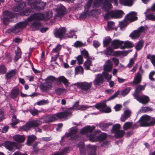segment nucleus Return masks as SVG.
Wrapping results in <instances>:
<instances>
[{"instance_id":"1","label":"nucleus","mask_w":155,"mask_h":155,"mask_svg":"<svg viewBox=\"0 0 155 155\" xmlns=\"http://www.w3.org/2000/svg\"><path fill=\"white\" fill-rule=\"evenodd\" d=\"M52 11L49 10L47 12L45 15L38 13L31 15L25 21L17 23L14 27L7 31L8 33L16 34L21 32L23 28H25L28 24V22L33 20H47L50 19L52 16Z\"/></svg>"},{"instance_id":"2","label":"nucleus","mask_w":155,"mask_h":155,"mask_svg":"<svg viewBox=\"0 0 155 155\" xmlns=\"http://www.w3.org/2000/svg\"><path fill=\"white\" fill-rule=\"evenodd\" d=\"M120 3L122 5L127 6H131V1L129 0H119ZM111 3H113L114 5L117 6L118 5L117 0H104L102 8L106 11L111 9L113 6Z\"/></svg>"},{"instance_id":"3","label":"nucleus","mask_w":155,"mask_h":155,"mask_svg":"<svg viewBox=\"0 0 155 155\" xmlns=\"http://www.w3.org/2000/svg\"><path fill=\"white\" fill-rule=\"evenodd\" d=\"M150 116L143 115L141 117V120L136 123L134 125V129L139 126L147 127L153 125L155 124V120H150Z\"/></svg>"},{"instance_id":"4","label":"nucleus","mask_w":155,"mask_h":155,"mask_svg":"<svg viewBox=\"0 0 155 155\" xmlns=\"http://www.w3.org/2000/svg\"><path fill=\"white\" fill-rule=\"evenodd\" d=\"M79 148L81 155H85V151L87 150L88 152V155H95L96 150V147L95 146L88 145L87 146L86 150L84 149V143L83 142H80L78 145Z\"/></svg>"},{"instance_id":"5","label":"nucleus","mask_w":155,"mask_h":155,"mask_svg":"<svg viewBox=\"0 0 155 155\" xmlns=\"http://www.w3.org/2000/svg\"><path fill=\"white\" fill-rule=\"evenodd\" d=\"M78 103V101L76 102L72 107L66 109L63 112H60L58 114V116L60 117L64 118L65 119L70 117L72 115V110H79L80 106Z\"/></svg>"},{"instance_id":"6","label":"nucleus","mask_w":155,"mask_h":155,"mask_svg":"<svg viewBox=\"0 0 155 155\" xmlns=\"http://www.w3.org/2000/svg\"><path fill=\"white\" fill-rule=\"evenodd\" d=\"M113 64L111 60H108L105 62L104 66V71L102 74L105 79L109 80L112 78V75L109 74V72L110 71L112 68Z\"/></svg>"},{"instance_id":"7","label":"nucleus","mask_w":155,"mask_h":155,"mask_svg":"<svg viewBox=\"0 0 155 155\" xmlns=\"http://www.w3.org/2000/svg\"><path fill=\"white\" fill-rule=\"evenodd\" d=\"M28 3L32 8L38 11L43 9L46 5L44 2H40L39 0H27Z\"/></svg>"},{"instance_id":"8","label":"nucleus","mask_w":155,"mask_h":155,"mask_svg":"<svg viewBox=\"0 0 155 155\" xmlns=\"http://www.w3.org/2000/svg\"><path fill=\"white\" fill-rule=\"evenodd\" d=\"M92 82H90L88 83L86 81L82 82H78L74 84L82 90L87 91L91 89L92 85Z\"/></svg>"},{"instance_id":"9","label":"nucleus","mask_w":155,"mask_h":155,"mask_svg":"<svg viewBox=\"0 0 155 155\" xmlns=\"http://www.w3.org/2000/svg\"><path fill=\"white\" fill-rule=\"evenodd\" d=\"M107 137V134L104 133L101 134L97 136H96L95 134H93L90 135L88 136L90 140L93 142L103 140L106 139Z\"/></svg>"},{"instance_id":"10","label":"nucleus","mask_w":155,"mask_h":155,"mask_svg":"<svg viewBox=\"0 0 155 155\" xmlns=\"http://www.w3.org/2000/svg\"><path fill=\"white\" fill-rule=\"evenodd\" d=\"M123 12L121 10H117L109 12L106 13L104 16L105 19H107L110 16L112 18H120Z\"/></svg>"},{"instance_id":"11","label":"nucleus","mask_w":155,"mask_h":155,"mask_svg":"<svg viewBox=\"0 0 155 155\" xmlns=\"http://www.w3.org/2000/svg\"><path fill=\"white\" fill-rule=\"evenodd\" d=\"M146 27L140 26L137 30L134 31L131 33L130 36L133 39H136L139 38L142 33L145 32L146 30Z\"/></svg>"},{"instance_id":"12","label":"nucleus","mask_w":155,"mask_h":155,"mask_svg":"<svg viewBox=\"0 0 155 155\" xmlns=\"http://www.w3.org/2000/svg\"><path fill=\"white\" fill-rule=\"evenodd\" d=\"M3 22L5 25H7L10 20L15 16L14 14L8 11H5L3 12Z\"/></svg>"},{"instance_id":"13","label":"nucleus","mask_w":155,"mask_h":155,"mask_svg":"<svg viewBox=\"0 0 155 155\" xmlns=\"http://www.w3.org/2000/svg\"><path fill=\"white\" fill-rule=\"evenodd\" d=\"M77 129L76 127H73L69 129V131L68 133L65 134L67 137H71V139L73 140L78 138V135L77 134Z\"/></svg>"},{"instance_id":"14","label":"nucleus","mask_w":155,"mask_h":155,"mask_svg":"<svg viewBox=\"0 0 155 155\" xmlns=\"http://www.w3.org/2000/svg\"><path fill=\"white\" fill-rule=\"evenodd\" d=\"M60 113H58L56 114H53L52 115H48L46 116L44 118H43V123H47L53 122L56 120V117H57L58 118L60 119H65V118L63 117H59L57 115L58 114H59Z\"/></svg>"},{"instance_id":"15","label":"nucleus","mask_w":155,"mask_h":155,"mask_svg":"<svg viewBox=\"0 0 155 155\" xmlns=\"http://www.w3.org/2000/svg\"><path fill=\"white\" fill-rule=\"evenodd\" d=\"M62 47V45L58 44L55 48L53 49L51 53L52 55L51 61H56L59 54L58 52L60 51Z\"/></svg>"},{"instance_id":"16","label":"nucleus","mask_w":155,"mask_h":155,"mask_svg":"<svg viewBox=\"0 0 155 155\" xmlns=\"http://www.w3.org/2000/svg\"><path fill=\"white\" fill-rule=\"evenodd\" d=\"M66 30L65 28L61 27L56 31L54 33L55 36L56 38L61 39L62 38H66L67 37L65 35Z\"/></svg>"},{"instance_id":"17","label":"nucleus","mask_w":155,"mask_h":155,"mask_svg":"<svg viewBox=\"0 0 155 155\" xmlns=\"http://www.w3.org/2000/svg\"><path fill=\"white\" fill-rule=\"evenodd\" d=\"M97 109H101V111L104 113H108L111 112V109L109 107H107L105 102L98 103L95 105Z\"/></svg>"},{"instance_id":"18","label":"nucleus","mask_w":155,"mask_h":155,"mask_svg":"<svg viewBox=\"0 0 155 155\" xmlns=\"http://www.w3.org/2000/svg\"><path fill=\"white\" fill-rule=\"evenodd\" d=\"M55 11L56 12L55 16L61 17L65 14L66 9L64 6L60 4L58 5L57 8L55 9Z\"/></svg>"},{"instance_id":"19","label":"nucleus","mask_w":155,"mask_h":155,"mask_svg":"<svg viewBox=\"0 0 155 155\" xmlns=\"http://www.w3.org/2000/svg\"><path fill=\"white\" fill-rule=\"evenodd\" d=\"M134 98L140 103L143 104L147 103L149 101V97L143 95H139L138 96L135 95Z\"/></svg>"},{"instance_id":"20","label":"nucleus","mask_w":155,"mask_h":155,"mask_svg":"<svg viewBox=\"0 0 155 155\" xmlns=\"http://www.w3.org/2000/svg\"><path fill=\"white\" fill-rule=\"evenodd\" d=\"M105 78L103 74H98L96 77L93 81V83L94 85H99L103 83Z\"/></svg>"},{"instance_id":"21","label":"nucleus","mask_w":155,"mask_h":155,"mask_svg":"<svg viewBox=\"0 0 155 155\" xmlns=\"http://www.w3.org/2000/svg\"><path fill=\"white\" fill-rule=\"evenodd\" d=\"M2 145L5 146L9 150H12L16 145V143L14 142L7 141L4 142Z\"/></svg>"},{"instance_id":"22","label":"nucleus","mask_w":155,"mask_h":155,"mask_svg":"<svg viewBox=\"0 0 155 155\" xmlns=\"http://www.w3.org/2000/svg\"><path fill=\"white\" fill-rule=\"evenodd\" d=\"M56 82L57 83H62L66 87H68L70 84L68 80L63 76H61L56 78Z\"/></svg>"},{"instance_id":"23","label":"nucleus","mask_w":155,"mask_h":155,"mask_svg":"<svg viewBox=\"0 0 155 155\" xmlns=\"http://www.w3.org/2000/svg\"><path fill=\"white\" fill-rule=\"evenodd\" d=\"M136 15L137 13L136 12H132L128 14L126 16L125 18L127 20L132 21L137 20V17Z\"/></svg>"},{"instance_id":"24","label":"nucleus","mask_w":155,"mask_h":155,"mask_svg":"<svg viewBox=\"0 0 155 155\" xmlns=\"http://www.w3.org/2000/svg\"><path fill=\"white\" fill-rule=\"evenodd\" d=\"M94 129V126L91 127L87 126L81 129L80 132L82 134H87L88 133H91Z\"/></svg>"},{"instance_id":"25","label":"nucleus","mask_w":155,"mask_h":155,"mask_svg":"<svg viewBox=\"0 0 155 155\" xmlns=\"http://www.w3.org/2000/svg\"><path fill=\"white\" fill-rule=\"evenodd\" d=\"M43 118H40L39 119L33 120L29 121L31 127H38L41 124L43 123Z\"/></svg>"},{"instance_id":"26","label":"nucleus","mask_w":155,"mask_h":155,"mask_svg":"<svg viewBox=\"0 0 155 155\" xmlns=\"http://www.w3.org/2000/svg\"><path fill=\"white\" fill-rule=\"evenodd\" d=\"M124 41L118 40H114L111 42V45L114 49H117L121 46Z\"/></svg>"},{"instance_id":"27","label":"nucleus","mask_w":155,"mask_h":155,"mask_svg":"<svg viewBox=\"0 0 155 155\" xmlns=\"http://www.w3.org/2000/svg\"><path fill=\"white\" fill-rule=\"evenodd\" d=\"M41 26V23L39 21H34L32 22L30 26V28L32 30H38Z\"/></svg>"},{"instance_id":"28","label":"nucleus","mask_w":155,"mask_h":155,"mask_svg":"<svg viewBox=\"0 0 155 155\" xmlns=\"http://www.w3.org/2000/svg\"><path fill=\"white\" fill-rule=\"evenodd\" d=\"M131 113V111L129 110H125L124 114L121 116V120L122 122L126 120L130 116Z\"/></svg>"},{"instance_id":"29","label":"nucleus","mask_w":155,"mask_h":155,"mask_svg":"<svg viewBox=\"0 0 155 155\" xmlns=\"http://www.w3.org/2000/svg\"><path fill=\"white\" fill-rule=\"evenodd\" d=\"M70 151V147H66L61 150L60 152L55 153L52 155H66Z\"/></svg>"},{"instance_id":"30","label":"nucleus","mask_w":155,"mask_h":155,"mask_svg":"<svg viewBox=\"0 0 155 155\" xmlns=\"http://www.w3.org/2000/svg\"><path fill=\"white\" fill-rule=\"evenodd\" d=\"M141 74L140 72H138L134 77L133 81L130 84H137L140 83L141 81Z\"/></svg>"},{"instance_id":"31","label":"nucleus","mask_w":155,"mask_h":155,"mask_svg":"<svg viewBox=\"0 0 155 155\" xmlns=\"http://www.w3.org/2000/svg\"><path fill=\"white\" fill-rule=\"evenodd\" d=\"M146 86V85L145 84L143 85H139L137 86L135 90V92L133 94L134 97V95H136L137 96L139 95L138 93L140 92L141 91L144 90Z\"/></svg>"},{"instance_id":"32","label":"nucleus","mask_w":155,"mask_h":155,"mask_svg":"<svg viewBox=\"0 0 155 155\" xmlns=\"http://www.w3.org/2000/svg\"><path fill=\"white\" fill-rule=\"evenodd\" d=\"M52 87V84L45 83L41 84L40 85V88L41 90L43 91H49L51 89Z\"/></svg>"},{"instance_id":"33","label":"nucleus","mask_w":155,"mask_h":155,"mask_svg":"<svg viewBox=\"0 0 155 155\" xmlns=\"http://www.w3.org/2000/svg\"><path fill=\"white\" fill-rule=\"evenodd\" d=\"M13 140L18 142H23L25 140V137L23 135H16L13 137Z\"/></svg>"},{"instance_id":"34","label":"nucleus","mask_w":155,"mask_h":155,"mask_svg":"<svg viewBox=\"0 0 155 155\" xmlns=\"http://www.w3.org/2000/svg\"><path fill=\"white\" fill-rule=\"evenodd\" d=\"M25 6V3L24 2H22L14 7L13 10L15 12H19L22 10Z\"/></svg>"},{"instance_id":"35","label":"nucleus","mask_w":155,"mask_h":155,"mask_svg":"<svg viewBox=\"0 0 155 155\" xmlns=\"http://www.w3.org/2000/svg\"><path fill=\"white\" fill-rule=\"evenodd\" d=\"M19 90L18 89L15 88L13 89L11 92V96L12 98L16 97L19 93Z\"/></svg>"},{"instance_id":"36","label":"nucleus","mask_w":155,"mask_h":155,"mask_svg":"<svg viewBox=\"0 0 155 155\" xmlns=\"http://www.w3.org/2000/svg\"><path fill=\"white\" fill-rule=\"evenodd\" d=\"M36 139V137L34 135H29L28 137L26 144L28 146L31 145V143L34 141Z\"/></svg>"},{"instance_id":"37","label":"nucleus","mask_w":155,"mask_h":155,"mask_svg":"<svg viewBox=\"0 0 155 155\" xmlns=\"http://www.w3.org/2000/svg\"><path fill=\"white\" fill-rule=\"evenodd\" d=\"M45 81L47 84H52L54 81L56 82V78L53 76H49L46 78Z\"/></svg>"},{"instance_id":"38","label":"nucleus","mask_w":155,"mask_h":155,"mask_svg":"<svg viewBox=\"0 0 155 155\" xmlns=\"http://www.w3.org/2000/svg\"><path fill=\"white\" fill-rule=\"evenodd\" d=\"M15 56L14 57V61H17L21 57V51L20 48H17V49L15 51Z\"/></svg>"},{"instance_id":"39","label":"nucleus","mask_w":155,"mask_h":155,"mask_svg":"<svg viewBox=\"0 0 155 155\" xmlns=\"http://www.w3.org/2000/svg\"><path fill=\"white\" fill-rule=\"evenodd\" d=\"M150 9H148L147 11L145 12L144 14H146V17L147 19H148L152 21H155V15L153 14L150 13L147 15V12H150Z\"/></svg>"},{"instance_id":"40","label":"nucleus","mask_w":155,"mask_h":155,"mask_svg":"<svg viewBox=\"0 0 155 155\" xmlns=\"http://www.w3.org/2000/svg\"><path fill=\"white\" fill-rule=\"evenodd\" d=\"M90 14L88 10H86L85 11L81 13L79 16V18L80 19L82 20L87 18L89 16Z\"/></svg>"},{"instance_id":"41","label":"nucleus","mask_w":155,"mask_h":155,"mask_svg":"<svg viewBox=\"0 0 155 155\" xmlns=\"http://www.w3.org/2000/svg\"><path fill=\"white\" fill-rule=\"evenodd\" d=\"M108 29L109 30H117V28L115 26L114 23L112 21H109L107 24Z\"/></svg>"},{"instance_id":"42","label":"nucleus","mask_w":155,"mask_h":155,"mask_svg":"<svg viewBox=\"0 0 155 155\" xmlns=\"http://www.w3.org/2000/svg\"><path fill=\"white\" fill-rule=\"evenodd\" d=\"M12 115V122L10 124L12 127H14L19 122V120L16 118V116L14 115Z\"/></svg>"},{"instance_id":"43","label":"nucleus","mask_w":155,"mask_h":155,"mask_svg":"<svg viewBox=\"0 0 155 155\" xmlns=\"http://www.w3.org/2000/svg\"><path fill=\"white\" fill-rule=\"evenodd\" d=\"M115 136L116 138L122 137L124 134L125 132L122 130H120L115 133Z\"/></svg>"},{"instance_id":"44","label":"nucleus","mask_w":155,"mask_h":155,"mask_svg":"<svg viewBox=\"0 0 155 155\" xmlns=\"http://www.w3.org/2000/svg\"><path fill=\"white\" fill-rule=\"evenodd\" d=\"M75 74H83L84 69L81 66H78L76 67L75 68Z\"/></svg>"},{"instance_id":"45","label":"nucleus","mask_w":155,"mask_h":155,"mask_svg":"<svg viewBox=\"0 0 155 155\" xmlns=\"http://www.w3.org/2000/svg\"><path fill=\"white\" fill-rule=\"evenodd\" d=\"M16 71L15 69L11 70L9 72L6 74V77L7 79L14 76L15 74Z\"/></svg>"},{"instance_id":"46","label":"nucleus","mask_w":155,"mask_h":155,"mask_svg":"<svg viewBox=\"0 0 155 155\" xmlns=\"http://www.w3.org/2000/svg\"><path fill=\"white\" fill-rule=\"evenodd\" d=\"M55 91L58 95H62L66 92V90L64 88H58L55 89Z\"/></svg>"},{"instance_id":"47","label":"nucleus","mask_w":155,"mask_h":155,"mask_svg":"<svg viewBox=\"0 0 155 155\" xmlns=\"http://www.w3.org/2000/svg\"><path fill=\"white\" fill-rule=\"evenodd\" d=\"M147 58L150 60L152 64L155 67V55L149 54L147 55Z\"/></svg>"},{"instance_id":"48","label":"nucleus","mask_w":155,"mask_h":155,"mask_svg":"<svg viewBox=\"0 0 155 155\" xmlns=\"http://www.w3.org/2000/svg\"><path fill=\"white\" fill-rule=\"evenodd\" d=\"M73 46L76 48L84 46H85V43H83L80 41H77L74 43Z\"/></svg>"},{"instance_id":"49","label":"nucleus","mask_w":155,"mask_h":155,"mask_svg":"<svg viewBox=\"0 0 155 155\" xmlns=\"http://www.w3.org/2000/svg\"><path fill=\"white\" fill-rule=\"evenodd\" d=\"M92 64L91 61L89 60V59H87L84 63V66L85 69L88 70L90 68V67Z\"/></svg>"},{"instance_id":"50","label":"nucleus","mask_w":155,"mask_h":155,"mask_svg":"<svg viewBox=\"0 0 155 155\" xmlns=\"http://www.w3.org/2000/svg\"><path fill=\"white\" fill-rule=\"evenodd\" d=\"M111 39L109 37H105L103 41L104 46H107L111 41Z\"/></svg>"},{"instance_id":"51","label":"nucleus","mask_w":155,"mask_h":155,"mask_svg":"<svg viewBox=\"0 0 155 155\" xmlns=\"http://www.w3.org/2000/svg\"><path fill=\"white\" fill-rule=\"evenodd\" d=\"M113 49L114 48L111 47H109L107 48L104 51L105 54L107 56L110 55L113 51Z\"/></svg>"},{"instance_id":"52","label":"nucleus","mask_w":155,"mask_h":155,"mask_svg":"<svg viewBox=\"0 0 155 155\" xmlns=\"http://www.w3.org/2000/svg\"><path fill=\"white\" fill-rule=\"evenodd\" d=\"M49 103L48 100H42L39 101H38L36 103V104L39 106L43 105Z\"/></svg>"},{"instance_id":"53","label":"nucleus","mask_w":155,"mask_h":155,"mask_svg":"<svg viewBox=\"0 0 155 155\" xmlns=\"http://www.w3.org/2000/svg\"><path fill=\"white\" fill-rule=\"evenodd\" d=\"M144 41L143 40L139 41L135 47L137 51L140 50L143 47V45Z\"/></svg>"},{"instance_id":"54","label":"nucleus","mask_w":155,"mask_h":155,"mask_svg":"<svg viewBox=\"0 0 155 155\" xmlns=\"http://www.w3.org/2000/svg\"><path fill=\"white\" fill-rule=\"evenodd\" d=\"M81 53L82 55H83L85 58L87 59H90V56L88 51L85 49L81 51Z\"/></svg>"},{"instance_id":"55","label":"nucleus","mask_w":155,"mask_h":155,"mask_svg":"<svg viewBox=\"0 0 155 155\" xmlns=\"http://www.w3.org/2000/svg\"><path fill=\"white\" fill-rule=\"evenodd\" d=\"M120 125L119 124H117L113 127L112 129V133H115L116 131L120 130Z\"/></svg>"},{"instance_id":"56","label":"nucleus","mask_w":155,"mask_h":155,"mask_svg":"<svg viewBox=\"0 0 155 155\" xmlns=\"http://www.w3.org/2000/svg\"><path fill=\"white\" fill-rule=\"evenodd\" d=\"M123 44L124 47L127 48H131L134 46V44L132 42L128 41L124 42Z\"/></svg>"},{"instance_id":"57","label":"nucleus","mask_w":155,"mask_h":155,"mask_svg":"<svg viewBox=\"0 0 155 155\" xmlns=\"http://www.w3.org/2000/svg\"><path fill=\"white\" fill-rule=\"evenodd\" d=\"M132 125V123L129 122H127L124 125L123 128L124 130H127L130 129Z\"/></svg>"},{"instance_id":"58","label":"nucleus","mask_w":155,"mask_h":155,"mask_svg":"<svg viewBox=\"0 0 155 155\" xmlns=\"http://www.w3.org/2000/svg\"><path fill=\"white\" fill-rule=\"evenodd\" d=\"M31 10L30 9H28L25 11H21L20 12V15L21 16H27L31 12Z\"/></svg>"},{"instance_id":"59","label":"nucleus","mask_w":155,"mask_h":155,"mask_svg":"<svg viewBox=\"0 0 155 155\" xmlns=\"http://www.w3.org/2000/svg\"><path fill=\"white\" fill-rule=\"evenodd\" d=\"M5 59L8 62H11L12 61L11 55L9 53H6L5 54Z\"/></svg>"},{"instance_id":"60","label":"nucleus","mask_w":155,"mask_h":155,"mask_svg":"<svg viewBox=\"0 0 155 155\" xmlns=\"http://www.w3.org/2000/svg\"><path fill=\"white\" fill-rule=\"evenodd\" d=\"M141 111L143 113H145L148 111H152L153 110L152 108L149 107H142L141 108Z\"/></svg>"},{"instance_id":"61","label":"nucleus","mask_w":155,"mask_h":155,"mask_svg":"<svg viewBox=\"0 0 155 155\" xmlns=\"http://www.w3.org/2000/svg\"><path fill=\"white\" fill-rule=\"evenodd\" d=\"M31 127L30 124L29 122H28L26 123L25 125L21 127V129L22 130H29Z\"/></svg>"},{"instance_id":"62","label":"nucleus","mask_w":155,"mask_h":155,"mask_svg":"<svg viewBox=\"0 0 155 155\" xmlns=\"http://www.w3.org/2000/svg\"><path fill=\"white\" fill-rule=\"evenodd\" d=\"M130 90V87H127L125 89H124L122 91L121 95L123 96H125L127 95L129 92Z\"/></svg>"},{"instance_id":"63","label":"nucleus","mask_w":155,"mask_h":155,"mask_svg":"<svg viewBox=\"0 0 155 155\" xmlns=\"http://www.w3.org/2000/svg\"><path fill=\"white\" fill-rule=\"evenodd\" d=\"M76 59L78 61V64H81L83 63L84 60L83 57L81 55H79L76 57Z\"/></svg>"},{"instance_id":"64","label":"nucleus","mask_w":155,"mask_h":155,"mask_svg":"<svg viewBox=\"0 0 155 155\" xmlns=\"http://www.w3.org/2000/svg\"><path fill=\"white\" fill-rule=\"evenodd\" d=\"M6 71V68L5 66L3 64L0 65V73L5 74Z\"/></svg>"}]
</instances>
